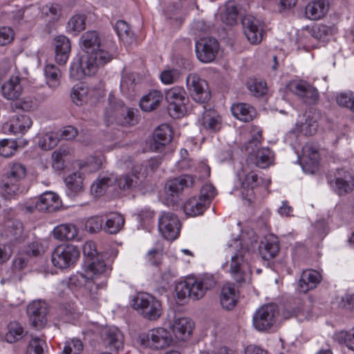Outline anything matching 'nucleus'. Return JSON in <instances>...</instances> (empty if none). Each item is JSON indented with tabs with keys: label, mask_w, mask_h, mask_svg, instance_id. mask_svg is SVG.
Here are the masks:
<instances>
[{
	"label": "nucleus",
	"mask_w": 354,
	"mask_h": 354,
	"mask_svg": "<svg viewBox=\"0 0 354 354\" xmlns=\"http://www.w3.org/2000/svg\"><path fill=\"white\" fill-rule=\"evenodd\" d=\"M26 176V168L20 162L10 165L6 176L0 185L1 194L9 198L19 192V183Z\"/></svg>",
	"instance_id": "6"
},
{
	"label": "nucleus",
	"mask_w": 354,
	"mask_h": 354,
	"mask_svg": "<svg viewBox=\"0 0 354 354\" xmlns=\"http://www.w3.org/2000/svg\"><path fill=\"white\" fill-rule=\"evenodd\" d=\"M83 350V344L79 339H72L66 342L63 354H79Z\"/></svg>",
	"instance_id": "58"
},
{
	"label": "nucleus",
	"mask_w": 354,
	"mask_h": 354,
	"mask_svg": "<svg viewBox=\"0 0 354 354\" xmlns=\"http://www.w3.org/2000/svg\"><path fill=\"white\" fill-rule=\"evenodd\" d=\"M223 253L230 257V272L239 283L250 281L251 269L248 262L250 251L240 239L230 240L223 248Z\"/></svg>",
	"instance_id": "2"
},
{
	"label": "nucleus",
	"mask_w": 354,
	"mask_h": 354,
	"mask_svg": "<svg viewBox=\"0 0 354 354\" xmlns=\"http://www.w3.org/2000/svg\"><path fill=\"white\" fill-rule=\"evenodd\" d=\"M337 103L354 112V93H340L336 97Z\"/></svg>",
	"instance_id": "61"
},
{
	"label": "nucleus",
	"mask_w": 354,
	"mask_h": 354,
	"mask_svg": "<svg viewBox=\"0 0 354 354\" xmlns=\"http://www.w3.org/2000/svg\"><path fill=\"white\" fill-rule=\"evenodd\" d=\"M328 8L327 0H313L306 6L305 14L311 20H318L327 13Z\"/></svg>",
	"instance_id": "30"
},
{
	"label": "nucleus",
	"mask_w": 354,
	"mask_h": 354,
	"mask_svg": "<svg viewBox=\"0 0 354 354\" xmlns=\"http://www.w3.org/2000/svg\"><path fill=\"white\" fill-rule=\"evenodd\" d=\"M216 195V191L214 187L211 184H205L201 187L198 198L209 206Z\"/></svg>",
	"instance_id": "56"
},
{
	"label": "nucleus",
	"mask_w": 354,
	"mask_h": 354,
	"mask_svg": "<svg viewBox=\"0 0 354 354\" xmlns=\"http://www.w3.org/2000/svg\"><path fill=\"white\" fill-rule=\"evenodd\" d=\"M218 49V42L212 37L201 38L195 44L197 58L203 63H209L214 60Z\"/></svg>",
	"instance_id": "14"
},
{
	"label": "nucleus",
	"mask_w": 354,
	"mask_h": 354,
	"mask_svg": "<svg viewBox=\"0 0 354 354\" xmlns=\"http://www.w3.org/2000/svg\"><path fill=\"white\" fill-rule=\"evenodd\" d=\"M279 251L277 238L273 235L265 236L259 245V252L264 260L274 258Z\"/></svg>",
	"instance_id": "27"
},
{
	"label": "nucleus",
	"mask_w": 354,
	"mask_h": 354,
	"mask_svg": "<svg viewBox=\"0 0 354 354\" xmlns=\"http://www.w3.org/2000/svg\"><path fill=\"white\" fill-rule=\"evenodd\" d=\"M172 331L178 340L185 341L190 337L194 324L187 317H176L170 324Z\"/></svg>",
	"instance_id": "25"
},
{
	"label": "nucleus",
	"mask_w": 354,
	"mask_h": 354,
	"mask_svg": "<svg viewBox=\"0 0 354 354\" xmlns=\"http://www.w3.org/2000/svg\"><path fill=\"white\" fill-rule=\"evenodd\" d=\"M83 180L84 177L80 171L73 172L65 178L67 194L70 197H74L82 192Z\"/></svg>",
	"instance_id": "33"
},
{
	"label": "nucleus",
	"mask_w": 354,
	"mask_h": 354,
	"mask_svg": "<svg viewBox=\"0 0 354 354\" xmlns=\"http://www.w3.org/2000/svg\"><path fill=\"white\" fill-rule=\"evenodd\" d=\"M333 30L330 26L325 24H317L310 30V35L318 40H324L326 37L331 35Z\"/></svg>",
	"instance_id": "54"
},
{
	"label": "nucleus",
	"mask_w": 354,
	"mask_h": 354,
	"mask_svg": "<svg viewBox=\"0 0 354 354\" xmlns=\"http://www.w3.org/2000/svg\"><path fill=\"white\" fill-rule=\"evenodd\" d=\"M70 283L72 285L80 288H84L85 290H94L90 295L92 300L97 299L95 290H97L96 285L92 281L89 276L84 272V273H77L70 278Z\"/></svg>",
	"instance_id": "38"
},
{
	"label": "nucleus",
	"mask_w": 354,
	"mask_h": 354,
	"mask_svg": "<svg viewBox=\"0 0 354 354\" xmlns=\"http://www.w3.org/2000/svg\"><path fill=\"white\" fill-rule=\"evenodd\" d=\"M238 301V291L231 283L225 284L220 294V302L223 308L230 310L233 309Z\"/></svg>",
	"instance_id": "28"
},
{
	"label": "nucleus",
	"mask_w": 354,
	"mask_h": 354,
	"mask_svg": "<svg viewBox=\"0 0 354 354\" xmlns=\"http://www.w3.org/2000/svg\"><path fill=\"white\" fill-rule=\"evenodd\" d=\"M26 142L21 144V142L15 140L4 139L0 141V156L5 158H10L15 154L19 147H23Z\"/></svg>",
	"instance_id": "42"
},
{
	"label": "nucleus",
	"mask_w": 354,
	"mask_h": 354,
	"mask_svg": "<svg viewBox=\"0 0 354 354\" xmlns=\"http://www.w3.org/2000/svg\"><path fill=\"white\" fill-rule=\"evenodd\" d=\"M117 176L113 174L100 175L97 179L92 184L91 192L95 196L103 195L109 187L115 184Z\"/></svg>",
	"instance_id": "31"
},
{
	"label": "nucleus",
	"mask_w": 354,
	"mask_h": 354,
	"mask_svg": "<svg viewBox=\"0 0 354 354\" xmlns=\"http://www.w3.org/2000/svg\"><path fill=\"white\" fill-rule=\"evenodd\" d=\"M186 93L183 88L175 86L165 93L167 102L186 103Z\"/></svg>",
	"instance_id": "50"
},
{
	"label": "nucleus",
	"mask_w": 354,
	"mask_h": 354,
	"mask_svg": "<svg viewBox=\"0 0 354 354\" xmlns=\"http://www.w3.org/2000/svg\"><path fill=\"white\" fill-rule=\"evenodd\" d=\"M248 88L251 93L256 97L263 96L267 92L266 82L253 81L248 83Z\"/></svg>",
	"instance_id": "62"
},
{
	"label": "nucleus",
	"mask_w": 354,
	"mask_h": 354,
	"mask_svg": "<svg viewBox=\"0 0 354 354\" xmlns=\"http://www.w3.org/2000/svg\"><path fill=\"white\" fill-rule=\"evenodd\" d=\"M202 122L205 129L213 131H218L220 129V118L213 110H206L203 113Z\"/></svg>",
	"instance_id": "44"
},
{
	"label": "nucleus",
	"mask_w": 354,
	"mask_h": 354,
	"mask_svg": "<svg viewBox=\"0 0 354 354\" xmlns=\"http://www.w3.org/2000/svg\"><path fill=\"white\" fill-rule=\"evenodd\" d=\"M83 54L79 60L73 62L70 68L69 75L73 80H81L86 76L97 73L100 67L110 62L113 55L104 48L97 32H85L80 38Z\"/></svg>",
	"instance_id": "1"
},
{
	"label": "nucleus",
	"mask_w": 354,
	"mask_h": 354,
	"mask_svg": "<svg viewBox=\"0 0 354 354\" xmlns=\"http://www.w3.org/2000/svg\"><path fill=\"white\" fill-rule=\"evenodd\" d=\"M86 17L84 15H75L68 21L67 32L72 34H77L84 30L86 26Z\"/></svg>",
	"instance_id": "47"
},
{
	"label": "nucleus",
	"mask_w": 354,
	"mask_h": 354,
	"mask_svg": "<svg viewBox=\"0 0 354 354\" xmlns=\"http://www.w3.org/2000/svg\"><path fill=\"white\" fill-rule=\"evenodd\" d=\"M62 205V201L54 192H46L35 203V207L41 212H53Z\"/></svg>",
	"instance_id": "21"
},
{
	"label": "nucleus",
	"mask_w": 354,
	"mask_h": 354,
	"mask_svg": "<svg viewBox=\"0 0 354 354\" xmlns=\"http://www.w3.org/2000/svg\"><path fill=\"white\" fill-rule=\"evenodd\" d=\"M132 307L149 321H156L162 314L161 302L149 294L137 295L132 300Z\"/></svg>",
	"instance_id": "4"
},
{
	"label": "nucleus",
	"mask_w": 354,
	"mask_h": 354,
	"mask_svg": "<svg viewBox=\"0 0 354 354\" xmlns=\"http://www.w3.org/2000/svg\"><path fill=\"white\" fill-rule=\"evenodd\" d=\"M322 276L320 273L315 270H308L303 272L299 281V290L306 293L310 289L316 288L320 283Z\"/></svg>",
	"instance_id": "29"
},
{
	"label": "nucleus",
	"mask_w": 354,
	"mask_h": 354,
	"mask_svg": "<svg viewBox=\"0 0 354 354\" xmlns=\"http://www.w3.org/2000/svg\"><path fill=\"white\" fill-rule=\"evenodd\" d=\"M71 98L77 106L92 104L97 98V91L84 84H77L71 88Z\"/></svg>",
	"instance_id": "16"
},
{
	"label": "nucleus",
	"mask_w": 354,
	"mask_h": 354,
	"mask_svg": "<svg viewBox=\"0 0 354 354\" xmlns=\"http://www.w3.org/2000/svg\"><path fill=\"white\" fill-rule=\"evenodd\" d=\"M186 84L188 91L192 99L203 104L210 99V92L205 80L201 79L196 73L189 74L186 79Z\"/></svg>",
	"instance_id": "11"
},
{
	"label": "nucleus",
	"mask_w": 354,
	"mask_h": 354,
	"mask_svg": "<svg viewBox=\"0 0 354 354\" xmlns=\"http://www.w3.org/2000/svg\"><path fill=\"white\" fill-rule=\"evenodd\" d=\"M27 315L30 324L37 328H43L47 323L48 304L42 300H35L27 306Z\"/></svg>",
	"instance_id": "12"
},
{
	"label": "nucleus",
	"mask_w": 354,
	"mask_h": 354,
	"mask_svg": "<svg viewBox=\"0 0 354 354\" xmlns=\"http://www.w3.org/2000/svg\"><path fill=\"white\" fill-rule=\"evenodd\" d=\"M238 10L234 1H228L225 3L223 10L221 12L220 17L223 23L233 26L237 23Z\"/></svg>",
	"instance_id": "40"
},
{
	"label": "nucleus",
	"mask_w": 354,
	"mask_h": 354,
	"mask_svg": "<svg viewBox=\"0 0 354 354\" xmlns=\"http://www.w3.org/2000/svg\"><path fill=\"white\" fill-rule=\"evenodd\" d=\"M186 103L168 102V113L173 118H179L184 115Z\"/></svg>",
	"instance_id": "59"
},
{
	"label": "nucleus",
	"mask_w": 354,
	"mask_h": 354,
	"mask_svg": "<svg viewBox=\"0 0 354 354\" xmlns=\"http://www.w3.org/2000/svg\"><path fill=\"white\" fill-rule=\"evenodd\" d=\"M115 29L118 37L127 43H130L133 40V34L131 30L129 24L122 20L116 22Z\"/></svg>",
	"instance_id": "49"
},
{
	"label": "nucleus",
	"mask_w": 354,
	"mask_h": 354,
	"mask_svg": "<svg viewBox=\"0 0 354 354\" xmlns=\"http://www.w3.org/2000/svg\"><path fill=\"white\" fill-rule=\"evenodd\" d=\"M139 180L137 174L132 172L117 178L116 183L118 187L122 189H130L135 187Z\"/></svg>",
	"instance_id": "51"
},
{
	"label": "nucleus",
	"mask_w": 354,
	"mask_h": 354,
	"mask_svg": "<svg viewBox=\"0 0 354 354\" xmlns=\"http://www.w3.org/2000/svg\"><path fill=\"white\" fill-rule=\"evenodd\" d=\"M24 335V327L17 322H11L8 326L6 339L9 343H14L21 339Z\"/></svg>",
	"instance_id": "46"
},
{
	"label": "nucleus",
	"mask_w": 354,
	"mask_h": 354,
	"mask_svg": "<svg viewBox=\"0 0 354 354\" xmlns=\"http://www.w3.org/2000/svg\"><path fill=\"white\" fill-rule=\"evenodd\" d=\"M122 109H125L123 102L115 98L113 95H110L109 97V106L106 108V114L110 117L114 116L115 119L120 120Z\"/></svg>",
	"instance_id": "48"
},
{
	"label": "nucleus",
	"mask_w": 354,
	"mask_h": 354,
	"mask_svg": "<svg viewBox=\"0 0 354 354\" xmlns=\"http://www.w3.org/2000/svg\"><path fill=\"white\" fill-rule=\"evenodd\" d=\"M162 99L163 96L160 91L153 90L142 97L140 106L144 111L149 112L157 109Z\"/></svg>",
	"instance_id": "36"
},
{
	"label": "nucleus",
	"mask_w": 354,
	"mask_h": 354,
	"mask_svg": "<svg viewBox=\"0 0 354 354\" xmlns=\"http://www.w3.org/2000/svg\"><path fill=\"white\" fill-rule=\"evenodd\" d=\"M101 340L110 351H119L123 348V335L116 327H106L100 333Z\"/></svg>",
	"instance_id": "17"
},
{
	"label": "nucleus",
	"mask_w": 354,
	"mask_h": 354,
	"mask_svg": "<svg viewBox=\"0 0 354 354\" xmlns=\"http://www.w3.org/2000/svg\"><path fill=\"white\" fill-rule=\"evenodd\" d=\"M240 183L239 192L241 198L248 205L252 204L255 199L254 189L260 185L261 178L248 165H244L237 171Z\"/></svg>",
	"instance_id": "5"
},
{
	"label": "nucleus",
	"mask_w": 354,
	"mask_h": 354,
	"mask_svg": "<svg viewBox=\"0 0 354 354\" xmlns=\"http://www.w3.org/2000/svg\"><path fill=\"white\" fill-rule=\"evenodd\" d=\"M335 339L341 344H344L348 349L354 351V336L346 331H339L335 335Z\"/></svg>",
	"instance_id": "57"
},
{
	"label": "nucleus",
	"mask_w": 354,
	"mask_h": 354,
	"mask_svg": "<svg viewBox=\"0 0 354 354\" xmlns=\"http://www.w3.org/2000/svg\"><path fill=\"white\" fill-rule=\"evenodd\" d=\"M179 76L180 73L177 69H167L160 73V78L163 84H171L178 80Z\"/></svg>",
	"instance_id": "60"
},
{
	"label": "nucleus",
	"mask_w": 354,
	"mask_h": 354,
	"mask_svg": "<svg viewBox=\"0 0 354 354\" xmlns=\"http://www.w3.org/2000/svg\"><path fill=\"white\" fill-rule=\"evenodd\" d=\"M194 178L192 176L183 175L176 178L167 183V194L171 196V201L174 203L178 201V195L186 187L193 186Z\"/></svg>",
	"instance_id": "19"
},
{
	"label": "nucleus",
	"mask_w": 354,
	"mask_h": 354,
	"mask_svg": "<svg viewBox=\"0 0 354 354\" xmlns=\"http://www.w3.org/2000/svg\"><path fill=\"white\" fill-rule=\"evenodd\" d=\"M79 232L77 227L73 223H63L56 226L53 230V236L60 241L74 240Z\"/></svg>",
	"instance_id": "32"
},
{
	"label": "nucleus",
	"mask_w": 354,
	"mask_h": 354,
	"mask_svg": "<svg viewBox=\"0 0 354 354\" xmlns=\"http://www.w3.org/2000/svg\"><path fill=\"white\" fill-rule=\"evenodd\" d=\"M231 111L235 118L246 122L252 121L257 115L255 109L245 103L233 104Z\"/></svg>",
	"instance_id": "35"
},
{
	"label": "nucleus",
	"mask_w": 354,
	"mask_h": 354,
	"mask_svg": "<svg viewBox=\"0 0 354 354\" xmlns=\"http://www.w3.org/2000/svg\"><path fill=\"white\" fill-rule=\"evenodd\" d=\"M58 141L59 139L55 133L47 132L39 138L38 145L44 150H49L55 147L58 144Z\"/></svg>",
	"instance_id": "52"
},
{
	"label": "nucleus",
	"mask_w": 354,
	"mask_h": 354,
	"mask_svg": "<svg viewBox=\"0 0 354 354\" xmlns=\"http://www.w3.org/2000/svg\"><path fill=\"white\" fill-rule=\"evenodd\" d=\"M55 61L59 65L66 63L71 52V42L64 35H59L54 39Z\"/></svg>",
	"instance_id": "26"
},
{
	"label": "nucleus",
	"mask_w": 354,
	"mask_h": 354,
	"mask_svg": "<svg viewBox=\"0 0 354 354\" xmlns=\"http://www.w3.org/2000/svg\"><path fill=\"white\" fill-rule=\"evenodd\" d=\"M46 343L38 337H32L27 347L26 354H46Z\"/></svg>",
	"instance_id": "53"
},
{
	"label": "nucleus",
	"mask_w": 354,
	"mask_h": 354,
	"mask_svg": "<svg viewBox=\"0 0 354 354\" xmlns=\"http://www.w3.org/2000/svg\"><path fill=\"white\" fill-rule=\"evenodd\" d=\"M172 342L171 335L166 328L158 327L149 330L145 337L140 339L141 345L153 350L163 349Z\"/></svg>",
	"instance_id": "9"
},
{
	"label": "nucleus",
	"mask_w": 354,
	"mask_h": 354,
	"mask_svg": "<svg viewBox=\"0 0 354 354\" xmlns=\"http://www.w3.org/2000/svg\"><path fill=\"white\" fill-rule=\"evenodd\" d=\"M208 205L199 198H189L183 206L185 213L190 216H197L203 214Z\"/></svg>",
	"instance_id": "39"
},
{
	"label": "nucleus",
	"mask_w": 354,
	"mask_h": 354,
	"mask_svg": "<svg viewBox=\"0 0 354 354\" xmlns=\"http://www.w3.org/2000/svg\"><path fill=\"white\" fill-rule=\"evenodd\" d=\"M103 220L99 216H92L87 219L85 223L86 230L91 233L102 229Z\"/></svg>",
	"instance_id": "63"
},
{
	"label": "nucleus",
	"mask_w": 354,
	"mask_h": 354,
	"mask_svg": "<svg viewBox=\"0 0 354 354\" xmlns=\"http://www.w3.org/2000/svg\"><path fill=\"white\" fill-rule=\"evenodd\" d=\"M32 124L30 118L27 115L22 114L14 117L10 124H6L4 126V129L8 127V130L13 133H24L30 128Z\"/></svg>",
	"instance_id": "34"
},
{
	"label": "nucleus",
	"mask_w": 354,
	"mask_h": 354,
	"mask_svg": "<svg viewBox=\"0 0 354 354\" xmlns=\"http://www.w3.org/2000/svg\"><path fill=\"white\" fill-rule=\"evenodd\" d=\"M80 256L78 248L72 244H60L55 248L51 254L53 266L64 270L73 267Z\"/></svg>",
	"instance_id": "7"
},
{
	"label": "nucleus",
	"mask_w": 354,
	"mask_h": 354,
	"mask_svg": "<svg viewBox=\"0 0 354 354\" xmlns=\"http://www.w3.org/2000/svg\"><path fill=\"white\" fill-rule=\"evenodd\" d=\"M2 96L8 100H15L21 95L23 86L18 73L12 75L1 88Z\"/></svg>",
	"instance_id": "22"
},
{
	"label": "nucleus",
	"mask_w": 354,
	"mask_h": 354,
	"mask_svg": "<svg viewBox=\"0 0 354 354\" xmlns=\"http://www.w3.org/2000/svg\"><path fill=\"white\" fill-rule=\"evenodd\" d=\"M69 154V151L66 149H59L52 153V166L57 171H61L64 167V157Z\"/></svg>",
	"instance_id": "55"
},
{
	"label": "nucleus",
	"mask_w": 354,
	"mask_h": 354,
	"mask_svg": "<svg viewBox=\"0 0 354 354\" xmlns=\"http://www.w3.org/2000/svg\"><path fill=\"white\" fill-rule=\"evenodd\" d=\"M106 269V266L104 261L96 257L88 263L85 272L93 281L95 278L104 273Z\"/></svg>",
	"instance_id": "43"
},
{
	"label": "nucleus",
	"mask_w": 354,
	"mask_h": 354,
	"mask_svg": "<svg viewBox=\"0 0 354 354\" xmlns=\"http://www.w3.org/2000/svg\"><path fill=\"white\" fill-rule=\"evenodd\" d=\"M158 229L165 239L174 241L179 235L180 223L174 214L163 212L159 218Z\"/></svg>",
	"instance_id": "13"
},
{
	"label": "nucleus",
	"mask_w": 354,
	"mask_h": 354,
	"mask_svg": "<svg viewBox=\"0 0 354 354\" xmlns=\"http://www.w3.org/2000/svg\"><path fill=\"white\" fill-rule=\"evenodd\" d=\"M319 158L317 148L313 143H306L302 148L299 160L304 171L313 173L317 167Z\"/></svg>",
	"instance_id": "18"
},
{
	"label": "nucleus",
	"mask_w": 354,
	"mask_h": 354,
	"mask_svg": "<svg viewBox=\"0 0 354 354\" xmlns=\"http://www.w3.org/2000/svg\"><path fill=\"white\" fill-rule=\"evenodd\" d=\"M241 24L248 40L252 44H259L263 38L262 22L252 15H245L243 17Z\"/></svg>",
	"instance_id": "15"
},
{
	"label": "nucleus",
	"mask_w": 354,
	"mask_h": 354,
	"mask_svg": "<svg viewBox=\"0 0 354 354\" xmlns=\"http://www.w3.org/2000/svg\"><path fill=\"white\" fill-rule=\"evenodd\" d=\"M287 88L306 104H315L319 100V93L317 88L306 81L301 80L290 81Z\"/></svg>",
	"instance_id": "8"
},
{
	"label": "nucleus",
	"mask_w": 354,
	"mask_h": 354,
	"mask_svg": "<svg viewBox=\"0 0 354 354\" xmlns=\"http://www.w3.org/2000/svg\"><path fill=\"white\" fill-rule=\"evenodd\" d=\"M216 281L212 274H205L200 279L188 278L178 283L176 286L177 297L179 299L191 298L198 300L206 292L216 286Z\"/></svg>",
	"instance_id": "3"
},
{
	"label": "nucleus",
	"mask_w": 354,
	"mask_h": 354,
	"mask_svg": "<svg viewBox=\"0 0 354 354\" xmlns=\"http://www.w3.org/2000/svg\"><path fill=\"white\" fill-rule=\"evenodd\" d=\"M273 160V154L268 148H261L254 153V149L250 152L245 165L252 168L255 166L261 169L268 167Z\"/></svg>",
	"instance_id": "23"
},
{
	"label": "nucleus",
	"mask_w": 354,
	"mask_h": 354,
	"mask_svg": "<svg viewBox=\"0 0 354 354\" xmlns=\"http://www.w3.org/2000/svg\"><path fill=\"white\" fill-rule=\"evenodd\" d=\"M122 111L120 118H122V120H120L119 121L123 125H133L136 122L133 109L125 107V109H122Z\"/></svg>",
	"instance_id": "64"
},
{
	"label": "nucleus",
	"mask_w": 354,
	"mask_h": 354,
	"mask_svg": "<svg viewBox=\"0 0 354 354\" xmlns=\"http://www.w3.org/2000/svg\"><path fill=\"white\" fill-rule=\"evenodd\" d=\"M278 309L274 304H266L259 308L253 315V326L258 330L270 328L276 322Z\"/></svg>",
	"instance_id": "10"
},
{
	"label": "nucleus",
	"mask_w": 354,
	"mask_h": 354,
	"mask_svg": "<svg viewBox=\"0 0 354 354\" xmlns=\"http://www.w3.org/2000/svg\"><path fill=\"white\" fill-rule=\"evenodd\" d=\"M354 189V175L342 169H337L335 176V192L339 196L346 195Z\"/></svg>",
	"instance_id": "20"
},
{
	"label": "nucleus",
	"mask_w": 354,
	"mask_h": 354,
	"mask_svg": "<svg viewBox=\"0 0 354 354\" xmlns=\"http://www.w3.org/2000/svg\"><path fill=\"white\" fill-rule=\"evenodd\" d=\"M124 224V218L120 214L111 213L106 221L104 230L106 232L115 234L118 233Z\"/></svg>",
	"instance_id": "41"
},
{
	"label": "nucleus",
	"mask_w": 354,
	"mask_h": 354,
	"mask_svg": "<svg viewBox=\"0 0 354 354\" xmlns=\"http://www.w3.org/2000/svg\"><path fill=\"white\" fill-rule=\"evenodd\" d=\"M317 119L311 115H304L302 119L297 122L295 129L306 136H310L317 132Z\"/></svg>",
	"instance_id": "37"
},
{
	"label": "nucleus",
	"mask_w": 354,
	"mask_h": 354,
	"mask_svg": "<svg viewBox=\"0 0 354 354\" xmlns=\"http://www.w3.org/2000/svg\"><path fill=\"white\" fill-rule=\"evenodd\" d=\"M44 74L49 87L57 88L59 86L61 72L57 66L52 64H46L44 68Z\"/></svg>",
	"instance_id": "45"
},
{
	"label": "nucleus",
	"mask_w": 354,
	"mask_h": 354,
	"mask_svg": "<svg viewBox=\"0 0 354 354\" xmlns=\"http://www.w3.org/2000/svg\"><path fill=\"white\" fill-rule=\"evenodd\" d=\"M172 138L171 128L167 124H161L153 132L151 147L156 151H161L162 147L171 141Z\"/></svg>",
	"instance_id": "24"
}]
</instances>
